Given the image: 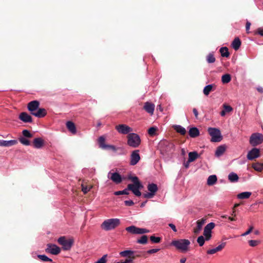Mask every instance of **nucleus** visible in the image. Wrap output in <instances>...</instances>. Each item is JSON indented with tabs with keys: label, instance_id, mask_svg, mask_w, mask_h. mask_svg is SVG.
I'll list each match as a JSON object with an SVG mask.
<instances>
[{
	"label": "nucleus",
	"instance_id": "41",
	"mask_svg": "<svg viewBox=\"0 0 263 263\" xmlns=\"http://www.w3.org/2000/svg\"><path fill=\"white\" fill-rule=\"evenodd\" d=\"M215 60V58L213 53H209L206 57V61L209 63H214Z\"/></svg>",
	"mask_w": 263,
	"mask_h": 263
},
{
	"label": "nucleus",
	"instance_id": "15",
	"mask_svg": "<svg viewBox=\"0 0 263 263\" xmlns=\"http://www.w3.org/2000/svg\"><path fill=\"white\" fill-rule=\"evenodd\" d=\"M19 119L24 123L32 122L31 116L26 112H21L19 115Z\"/></svg>",
	"mask_w": 263,
	"mask_h": 263
},
{
	"label": "nucleus",
	"instance_id": "21",
	"mask_svg": "<svg viewBox=\"0 0 263 263\" xmlns=\"http://www.w3.org/2000/svg\"><path fill=\"white\" fill-rule=\"evenodd\" d=\"M47 115V111L45 108H38L37 111L32 113V115L37 118H43Z\"/></svg>",
	"mask_w": 263,
	"mask_h": 263
},
{
	"label": "nucleus",
	"instance_id": "16",
	"mask_svg": "<svg viewBox=\"0 0 263 263\" xmlns=\"http://www.w3.org/2000/svg\"><path fill=\"white\" fill-rule=\"evenodd\" d=\"M143 109L148 114L152 115L155 109V105L151 102H146L144 103Z\"/></svg>",
	"mask_w": 263,
	"mask_h": 263
},
{
	"label": "nucleus",
	"instance_id": "11",
	"mask_svg": "<svg viewBox=\"0 0 263 263\" xmlns=\"http://www.w3.org/2000/svg\"><path fill=\"white\" fill-rule=\"evenodd\" d=\"M139 150L134 151L130 156V164L132 165H136L140 160V157L139 154Z\"/></svg>",
	"mask_w": 263,
	"mask_h": 263
},
{
	"label": "nucleus",
	"instance_id": "39",
	"mask_svg": "<svg viewBox=\"0 0 263 263\" xmlns=\"http://www.w3.org/2000/svg\"><path fill=\"white\" fill-rule=\"evenodd\" d=\"M137 242L140 244H146L147 243V236L146 235H143L140 239L137 240Z\"/></svg>",
	"mask_w": 263,
	"mask_h": 263
},
{
	"label": "nucleus",
	"instance_id": "33",
	"mask_svg": "<svg viewBox=\"0 0 263 263\" xmlns=\"http://www.w3.org/2000/svg\"><path fill=\"white\" fill-rule=\"evenodd\" d=\"M228 178L232 182H236L239 179L238 175L234 173H231L228 176Z\"/></svg>",
	"mask_w": 263,
	"mask_h": 263
},
{
	"label": "nucleus",
	"instance_id": "60",
	"mask_svg": "<svg viewBox=\"0 0 263 263\" xmlns=\"http://www.w3.org/2000/svg\"><path fill=\"white\" fill-rule=\"evenodd\" d=\"M159 250H160L159 249H153L148 250L147 251V253L148 254H153V253H157V252H158L159 251Z\"/></svg>",
	"mask_w": 263,
	"mask_h": 263
},
{
	"label": "nucleus",
	"instance_id": "10",
	"mask_svg": "<svg viewBox=\"0 0 263 263\" xmlns=\"http://www.w3.org/2000/svg\"><path fill=\"white\" fill-rule=\"evenodd\" d=\"M115 129L121 134L126 135L130 134V132H133V129L126 124H119L116 125Z\"/></svg>",
	"mask_w": 263,
	"mask_h": 263
},
{
	"label": "nucleus",
	"instance_id": "22",
	"mask_svg": "<svg viewBox=\"0 0 263 263\" xmlns=\"http://www.w3.org/2000/svg\"><path fill=\"white\" fill-rule=\"evenodd\" d=\"M205 220L201 219L197 221V227L194 230V232L195 234L198 233L201 230L202 226L204 224Z\"/></svg>",
	"mask_w": 263,
	"mask_h": 263
},
{
	"label": "nucleus",
	"instance_id": "30",
	"mask_svg": "<svg viewBox=\"0 0 263 263\" xmlns=\"http://www.w3.org/2000/svg\"><path fill=\"white\" fill-rule=\"evenodd\" d=\"M251 192H245L237 195V198L240 199H248L251 195Z\"/></svg>",
	"mask_w": 263,
	"mask_h": 263
},
{
	"label": "nucleus",
	"instance_id": "35",
	"mask_svg": "<svg viewBox=\"0 0 263 263\" xmlns=\"http://www.w3.org/2000/svg\"><path fill=\"white\" fill-rule=\"evenodd\" d=\"M231 80V77L229 74H225L222 76L221 81L223 84L229 83Z\"/></svg>",
	"mask_w": 263,
	"mask_h": 263
},
{
	"label": "nucleus",
	"instance_id": "12",
	"mask_svg": "<svg viewBox=\"0 0 263 263\" xmlns=\"http://www.w3.org/2000/svg\"><path fill=\"white\" fill-rule=\"evenodd\" d=\"M46 251L53 255H58L61 252L60 248L55 245L48 244Z\"/></svg>",
	"mask_w": 263,
	"mask_h": 263
},
{
	"label": "nucleus",
	"instance_id": "7",
	"mask_svg": "<svg viewBox=\"0 0 263 263\" xmlns=\"http://www.w3.org/2000/svg\"><path fill=\"white\" fill-rule=\"evenodd\" d=\"M58 243L62 246L64 250H69L71 249L73 244V240L72 239H67L65 236H61L58 239Z\"/></svg>",
	"mask_w": 263,
	"mask_h": 263
},
{
	"label": "nucleus",
	"instance_id": "2",
	"mask_svg": "<svg viewBox=\"0 0 263 263\" xmlns=\"http://www.w3.org/2000/svg\"><path fill=\"white\" fill-rule=\"evenodd\" d=\"M190 243V240L186 239L175 240H173L171 242L172 246L183 253L186 252L189 250Z\"/></svg>",
	"mask_w": 263,
	"mask_h": 263
},
{
	"label": "nucleus",
	"instance_id": "17",
	"mask_svg": "<svg viewBox=\"0 0 263 263\" xmlns=\"http://www.w3.org/2000/svg\"><path fill=\"white\" fill-rule=\"evenodd\" d=\"M17 143L16 140H11L9 141L0 140V146L10 147Z\"/></svg>",
	"mask_w": 263,
	"mask_h": 263
},
{
	"label": "nucleus",
	"instance_id": "14",
	"mask_svg": "<svg viewBox=\"0 0 263 263\" xmlns=\"http://www.w3.org/2000/svg\"><path fill=\"white\" fill-rule=\"evenodd\" d=\"M40 105V102L37 100H34L30 102L27 105L28 109L32 113H34L35 111L39 108Z\"/></svg>",
	"mask_w": 263,
	"mask_h": 263
},
{
	"label": "nucleus",
	"instance_id": "34",
	"mask_svg": "<svg viewBox=\"0 0 263 263\" xmlns=\"http://www.w3.org/2000/svg\"><path fill=\"white\" fill-rule=\"evenodd\" d=\"M105 139L103 136H101L98 139V143L99 146L102 149H105V146L107 144L105 143Z\"/></svg>",
	"mask_w": 263,
	"mask_h": 263
},
{
	"label": "nucleus",
	"instance_id": "4",
	"mask_svg": "<svg viewBox=\"0 0 263 263\" xmlns=\"http://www.w3.org/2000/svg\"><path fill=\"white\" fill-rule=\"evenodd\" d=\"M141 143V139L139 135L135 133H130L127 136V144L133 147L136 148Z\"/></svg>",
	"mask_w": 263,
	"mask_h": 263
},
{
	"label": "nucleus",
	"instance_id": "36",
	"mask_svg": "<svg viewBox=\"0 0 263 263\" xmlns=\"http://www.w3.org/2000/svg\"><path fill=\"white\" fill-rule=\"evenodd\" d=\"M252 167L258 172H261L263 170V164L259 163H254Z\"/></svg>",
	"mask_w": 263,
	"mask_h": 263
},
{
	"label": "nucleus",
	"instance_id": "29",
	"mask_svg": "<svg viewBox=\"0 0 263 263\" xmlns=\"http://www.w3.org/2000/svg\"><path fill=\"white\" fill-rule=\"evenodd\" d=\"M198 157V154L196 152H192L189 153V162L194 161Z\"/></svg>",
	"mask_w": 263,
	"mask_h": 263
},
{
	"label": "nucleus",
	"instance_id": "37",
	"mask_svg": "<svg viewBox=\"0 0 263 263\" xmlns=\"http://www.w3.org/2000/svg\"><path fill=\"white\" fill-rule=\"evenodd\" d=\"M19 141L24 145L28 146L30 145L31 143L30 141L25 137H21L18 138Z\"/></svg>",
	"mask_w": 263,
	"mask_h": 263
},
{
	"label": "nucleus",
	"instance_id": "61",
	"mask_svg": "<svg viewBox=\"0 0 263 263\" xmlns=\"http://www.w3.org/2000/svg\"><path fill=\"white\" fill-rule=\"evenodd\" d=\"M251 25V23H250L249 22H247L246 23V31H247V33H249V30L250 29Z\"/></svg>",
	"mask_w": 263,
	"mask_h": 263
},
{
	"label": "nucleus",
	"instance_id": "1",
	"mask_svg": "<svg viewBox=\"0 0 263 263\" xmlns=\"http://www.w3.org/2000/svg\"><path fill=\"white\" fill-rule=\"evenodd\" d=\"M128 179L131 180L133 183L128 184L127 185V189L128 191H131L136 196L140 197L141 195L140 190L142 189L143 186L140 182L139 178L137 176L129 175Z\"/></svg>",
	"mask_w": 263,
	"mask_h": 263
},
{
	"label": "nucleus",
	"instance_id": "42",
	"mask_svg": "<svg viewBox=\"0 0 263 263\" xmlns=\"http://www.w3.org/2000/svg\"><path fill=\"white\" fill-rule=\"evenodd\" d=\"M203 235L204 236L206 241L209 240L212 237V232L204 230Z\"/></svg>",
	"mask_w": 263,
	"mask_h": 263
},
{
	"label": "nucleus",
	"instance_id": "59",
	"mask_svg": "<svg viewBox=\"0 0 263 263\" xmlns=\"http://www.w3.org/2000/svg\"><path fill=\"white\" fill-rule=\"evenodd\" d=\"M124 203L126 206H132L134 204V202H133V200H131L125 201Z\"/></svg>",
	"mask_w": 263,
	"mask_h": 263
},
{
	"label": "nucleus",
	"instance_id": "49",
	"mask_svg": "<svg viewBox=\"0 0 263 263\" xmlns=\"http://www.w3.org/2000/svg\"><path fill=\"white\" fill-rule=\"evenodd\" d=\"M161 238L159 237H155V236H151L150 237V240L153 243H159L161 241Z\"/></svg>",
	"mask_w": 263,
	"mask_h": 263
},
{
	"label": "nucleus",
	"instance_id": "13",
	"mask_svg": "<svg viewBox=\"0 0 263 263\" xmlns=\"http://www.w3.org/2000/svg\"><path fill=\"white\" fill-rule=\"evenodd\" d=\"M259 149L256 148H253L247 154V158L250 160H252L259 157Z\"/></svg>",
	"mask_w": 263,
	"mask_h": 263
},
{
	"label": "nucleus",
	"instance_id": "27",
	"mask_svg": "<svg viewBox=\"0 0 263 263\" xmlns=\"http://www.w3.org/2000/svg\"><path fill=\"white\" fill-rule=\"evenodd\" d=\"M147 189H148V191H149L150 192H151L155 195L156 193L158 191V186H157V184H156L155 183H150V184H148L147 185Z\"/></svg>",
	"mask_w": 263,
	"mask_h": 263
},
{
	"label": "nucleus",
	"instance_id": "45",
	"mask_svg": "<svg viewBox=\"0 0 263 263\" xmlns=\"http://www.w3.org/2000/svg\"><path fill=\"white\" fill-rule=\"evenodd\" d=\"M157 128L156 127H151L148 130V133L151 136H153L156 134Z\"/></svg>",
	"mask_w": 263,
	"mask_h": 263
},
{
	"label": "nucleus",
	"instance_id": "55",
	"mask_svg": "<svg viewBox=\"0 0 263 263\" xmlns=\"http://www.w3.org/2000/svg\"><path fill=\"white\" fill-rule=\"evenodd\" d=\"M155 195L151 192L146 193L143 194V197L145 198H153Z\"/></svg>",
	"mask_w": 263,
	"mask_h": 263
},
{
	"label": "nucleus",
	"instance_id": "62",
	"mask_svg": "<svg viewBox=\"0 0 263 263\" xmlns=\"http://www.w3.org/2000/svg\"><path fill=\"white\" fill-rule=\"evenodd\" d=\"M169 227L173 230L174 232H176L177 229L173 223L168 224Z\"/></svg>",
	"mask_w": 263,
	"mask_h": 263
},
{
	"label": "nucleus",
	"instance_id": "26",
	"mask_svg": "<svg viewBox=\"0 0 263 263\" xmlns=\"http://www.w3.org/2000/svg\"><path fill=\"white\" fill-rule=\"evenodd\" d=\"M226 151V147L224 145H220L219 146L215 152V156L217 157H219L221 156Z\"/></svg>",
	"mask_w": 263,
	"mask_h": 263
},
{
	"label": "nucleus",
	"instance_id": "63",
	"mask_svg": "<svg viewBox=\"0 0 263 263\" xmlns=\"http://www.w3.org/2000/svg\"><path fill=\"white\" fill-rule=\"evenodd\" d=\"M257 33L263 36V29L258 28L257 30Z\"/></svg>",
	"mask_w": 263,
	"mask_h": 263
},
{
	"label": "nucleus",
	"instance_id": "56",
	"mask_svg": "<svg viewBox=\"0 0 263 263\" xmlns=\"http://www.w3.org/2000/svg\"><path fill=\"white\" fill-rule=\"evenodd\" d=\"M223 108L226 112H230L233 110V108L231 106L226 104L223 105Z\"/></svg>",
	"mask_w": 263,
	"mask_h": 263
},
{
	"label": "nucleus",
	"instance_id": "6",
	"mask_svg": "<svg viewBox=\"0 0 263 263\" xmlns=\"http://www.w3.org/2000/svg\"><path fill=\"white\" fill-rule=\"evenodd\" d=\"M263 142V135L259 133H253L249 139V143L252 146H256Z\"/></svg>",
	"mask_w": 263,
	"mask_h": 263
},
{
	"label": "nucleus",
	"instance_id": "38",
	"mask_svg": "<svg viewBox=\"0 0 263 263\" xmlns=\"http://www.w3.org/2000/svg\"><path fill=\"white\" fill-rule=\"evenodd\" d=\"M82 186V191L84 193V194H86L87 193L90 189L92 188V185H85L84 183H82L81 185Z\"/></svg>",
	"mask_w": 263,
	"mask_h": 263
},
{
	"label": "nucleus",
	"instance_id": "20",
	"mask_svg": "<svg viewBox=\"0 0 263 263\" xmlns=\"http://www.w3.org/2000/svg\"><path fill=\"white\" fill-rule=\"evenodd\" d=\"M44 144V141L41 138H35L33 141V146L36 148H41Z\"/></svg>",
	"mask_w": 263,
	"mask_h": 263
},
{
	"label": "nucleus",
	"instance_id": "8",
	"mask_svg": "<svg viewBox=\"0 0 263 263\" xmlns=\"http://www.w3.org/2000/svg\"><path fill=\"white\" fill-rule=\"evenodd\" d=\"M125 230L129 233L133 234H142L147 233L149 231L146 229L140 228L134 226H132L126 228Z\"/></svg>",
	"mask_w": 263,
	"mask_h": 263
},
{
	"label": "nucleus",
	"instance_id": "44",
	"mask_svg": "<svg viewBox=\"0 0 263 263\" xmlns=\"http://www.w3.org/2000/svg\"><path fill=\"white\" fill-rule=\"evenodd\" d=\"M215 224L214 222L208 223L204 228V230L212 232V229L214 228Z\"/></svg>",
	"mask_w": 263,
	"mask_h": 263
},
{
	"label": "nucleus",
	"instance_id": "19",
	"mask_svg": "<svg viewBox=\"0 0 263 263\" xmlns=\"http://www.w3.org/2000/svg\"><path fill=\"white\" fill-rule=\"evenodd\" d=\"M66 127L68 130L72 134H76L77 133V129L74 123L70 121H67L66 123Z\"/></svg>",
	"mask_w": 263,
	"mask_h": 263
},
{
	"label": "nucleus",
	"instance_id": "3",
	"mask_svg": "<svg viewBox=\"0 0 263 263\" xmlns=\"http://www.w3.org/2000/svg\"><path fill=\"white\" fill-rule=\"evenodd\" d=\"M120 223V220L117 218L109 219L105 220L101 225L102 229L105 231H109L114 229Z\"/></svg>",
	"mask_w": 263,
	"mask_h": 263
},
{
	"label": "nucleus",
	"instance_id": "58",
	"mask_svg": "<svg viewBox=\"0 0 263 263\" xmlns=\"http://www.w3.org/2000/svg\"><path fill=\"white\" fill-rule=\"evenodd\" d=\"M217 252H218V251L217 250V249L215 248L208 250L206 252V253L208 254L212 255V254H214L216 253Z\"/></svg>",
	"mask_w": 263,
	"mask_h": 263
},
{
	"label": "nucleus",
	"instance_id": "24",
	"mask_svg": "<svg viewBox=\"0 0 263 263\" xmlns=\"http://www.w3.org/2000/svg\"><path fill=\"white\" fill-rule=\"evenodd\" d=\"M241 44L240 40L238 37H236L232 42V46L235 50H237L239 48Z\"/></svg>",
	"mask_w": 263,
	"mask_h": 263
},
{
	"label": "nucleus",
	"instance_id": "52",
	"mask_svg": "<svg viewBox=\"0 0 263 263\" xmlns=\"http://www.w3.org/2000/svg\"><path fill=\"white\" fill-rule=\"evenodd\" d=\"M105 149H109L115 152L117 150V148L114 145L107 144L105 146Z\"/></svg>",
	"mask_w": 263,
	"mask_h": 263
},
{
	"label": "nucleus",
	"instance_id": "43",
	"mask_svg": "<svg viewBox=\"0 0 263 263\" xmlns=\"http://www.w3.org/2000/svg\"><path fill=\"white\" fill-rule=\"evenodd\" d=\"M22 134L23 135V137L26 138H32L33 137V135L27 129H24L22 132Z\"/></svg>",
	"mask_w": 263,
	"mask_h": 263
},
{
	"label": "nucleus",
	"instance_id": "9",
	"mask_svg": "<svg viewBox=\"0 0 263 263\" xmlns=\"http://www.w3.org/2000/svg\"><path fill=\"white\" fill-rule=\"evenodd\" d=\"M125 230L129 233L133 234H142L147 233L149 231L146 229L140 228L134 226H132L126 228Z\"/></svg>",
	"mask_w": 263,
	"mask_h": 263
},
{
	"label": "nucleus",
	"instance_id": "51",
	"mask_svg": "<svg viewBox=\"0 0 263 263\" xmlns=\"http://www.w3.org/2000/svg\"><path fill=\"white\" fill-rule=\"evenodd\" d=\"M107 255H104L100 259H99L96 263H106Z\"/></svg>",
	"mask_w": 263,
	"mask_h": 263
},
{
	"label": "nucleus",
	"instance_id": "46",
	"mask_svg": "<svg viewBox=\"0 0 263 263\" xmlns=\"http://www.w3.org/2000/svg\"><path fill=\"white\" fill-rule=\"evenodd\" d=\"M114 194L115 195H128V190L127 189V187L124 189L123 191H117L114 193Z\"/></svg>",
	"mask_w": 263,
	"mask_h": 263
},
{
	"label": "nucleus",
	"instance_id": "53",
	"mask_svg": "<svg viewBox=\"0 0 263 263\" xmlns=\"http://www.w3.org/2000/svg\"><path fill=\"white\" fill-rule=\"evenodd\" d=\"M259 241L255 240H251L249 241V245L251 247H255L258 245Z\"/></svg>",
	"mask_w": 263,
	"mask_h": 263
},
{
	"label": "nucleus",
	"instance_id": "64",
	"mask_svg": "<svg viewBox=\"0 0 263 263\" xmlns=\"http://www.w3.org/2000/svg\"><path fill=\"white\" fill-rule=\"evenodd\" d=\"M193 112L196 118L198 119V112L197 109L195 108H194L193 109Z\"/></svg>",
	"mask_w": 263,
	"mask_h": 263
},
{
	"label": "nucleus",
	"instance_id": "50",
	"mask_svg": "<svg viewBox=\"0 0 263 263\" xmlns=\"http://www.w3.org/2000/svg\"><path fill=\"white\" fill-rule=\"evenodd\" d=\"M135 259V257L129 255L125 261H122L123 263H133V260Z\"/></svg>",
	"mask_w": 263,
	"mask_h": 263
},
{
	"label": "nucleus",
	"instance_id": "31",
	"mask_svg": "<svg viewBox=\"0 0 263 263\" xmlns=\"http://www.w3.org/2000/svg\"><path fill=\"white\" fill-rule=\"evenodd\" d=\"M173 127L177 133L182 135H184L186 134V132L185 129L180 125H174Z\"/></svg>",
	"mask_w": 263,
	"mask_h": 263
},
{
	"label": "nucleus",
	"instance_id": "40",
	"mask_svg": "<svg viewBox=\"0 0 263 263\" xmlns=\"http://www.w3.org/2000/svg\"><path fill=\"white\" fill-rule=\"evenodd\" d=\"M134 253V251L130 250H125L124 251H122L120 253V255L122 257H126L129 256V255H132Z\"/></svg>",
	"mask_w": 263,
	"mask_h": 263
},
{
	"label": "nucleus",
	"instance_id": "47",
	"mask_svg": "<svg viewBox=\"0 0 263 263\" xmlns=\"http://www.w3.org/2000/svg\"><path fill=\"white\" fill-rule=\"evenodd\" d=\"M37 257L43 261H52V259L45 255H38Z\"/></svg>",
	"mask_w": 263,
	"mask_h": 263
},
{
	"label": "nucleus",
	"instance_id": "5",
	"mask_svg": "<svg viewBox=\"0 0 263 263\" xmlns=\"http://www.w3.org/2000/svg\"><path fill=\"white\" fill-rule=\"evenodd\" d=\"M209 135L211 136V141L213 142H219L222 139L220 131L216 128L209 127L208 128Z\"/></svg>",
	"mask_w": 263,
	"mask_h": 263
},
{
	"label": "nucleus",
	"instance_id": "23",
	"mask_svg": "<svg viewBox=\"0 0 263 263\" xmlns=\"http://www.w3.org/2000/svg\"><path fill=\"white\" fill-rule=\"evenodd\" d=\"M189 134L191 137L195 138L199 135V131L197 127H192L190 129Z\"/></svg>",
	"mask_w": 263,
	"mask_h": 263
},
{
	"label": "nucleus",
	"instance_id": "57",
	"mask_svg": "<svg viewBox=\"0 0 263 263\" xmlns=\"http://www.w3.org/2000/svg\"><path fill=\"white\" fill-rule=\"evenodd\" d=\"M254 227L253 226L250 227L249 229L244 233L241 234L242 236H245L249 234L253 230Z\"/></svg>",
	"mask_w": 263,
	"mask_h": 263
},
{
	"label": "nucleus",
	"instance_id": "32",
	"mask_svg": "<svg viewBox=\"0 0 263 263\" xmlns=\"http://www.w3.org/2000/svg\"><path fill=\"white\" fill-rule=\"evenodd\" d=\"M220 52L221 53V56L223 57L228 58L230 55V53L228 51V48L226 47H221L220 49Z\"/></svg>",
	"mask_w": 263,
	"mask_h": 263
},
{
	"label": "nucleus",
	"instance_id": "18",
	"mask_svg": "<svg viewBox=\"0 0 263 263\" xmlns=\"http://www.w3.org/2000/svg\"><path fill=\"white\" fill-rule=\"evenodd\" d=\"M110 179L116 184H119L122 181L121 175L118 173H113L111 174Z\"/></svg>",
	"mask_w": 263,
	"mask_h": 263
},
{
	"label": "nucleus",
	"instance_id": "28",
	"mask_svg": "<svg viewBox=\"0 0 263 263\" xmlns=\"http://www.w3.org/2000/svg\"><path fill=\"white\" fill-rule=\"evenodd\" d=\"M217 180V178L216 175H211L208 178L207 184L209 185H213L216 182Z\"/></svg>",
	"mask_w": 263,
	"mask_h": 263
},
{
	"label": "nucleus",
	"instance_id": "25",
	"mask_svg": "<svg viewBox=\"0 0 263 263\" xmlns=\"http://www.w3.org/2000/svg\"><path fill=\"white\" fill-rule=\"evenodd\" d=\"M214 87H215V85L214 84L206 85L203 90L204 95L205 96H208L211 91L215 90V88L213 89Z\"/></svg>",
	"mask_w": 263,
	"mask_h": 263
},
{
	"label": "nucleus",
	"instance_id": "48",
	"mask_svg": "<svg viewBox=\"0 0 263 263\" xmlns=\"http://www.w3.org/2000/svg\"><path fill=\"white\" fill-rule=\"evenodd\" d=\"M205 240V238L203 236H200L198 237L197 241L199 246L202 247L203 246Z\"/></svg>",
	"mask_w": 263,
	"mask_h": 263
},
{
	"label": "nucleus",
	"instance_id": "54",
	"mask_svg": "<svg viewBox=\"0 0 263 263\" xmlns=\"http://www.w3.org/2000/svg\"><path fill=\"white\" fill-rule=\"evenodd\" d=\"M226 245V242H223L220 245H219L218 246L216 247V248L219 252V251H221L225 247Z\"/></svg>",
	"mask_w": 263,
	"mask_h": 263
}]
</instances>
